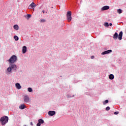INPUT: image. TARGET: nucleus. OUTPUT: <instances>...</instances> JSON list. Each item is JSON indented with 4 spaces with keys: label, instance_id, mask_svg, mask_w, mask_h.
Here are the masks:
<instances>
[{
    "label": "nucleus",
    "instance_id": "1",
    "mask_svg": "<svg viewBox=\"0 0 126 126\" xmlns=\"http://www.w3.org/2000/svg\"><path fill=\"white\" fill-rule=\"evenodd\" d=\"M0 122L2 126H4L5 124L8 123V117L7 116H3L0 119Z\"/></svg>",
    "mask_w": 126,
    "mask_h": 126
},
{
    "label": "nucleus",
    "instance_id": "2",
    "mask_svg": "<svg viewBox=\"0 0 126 126\" xmlns=\"http://www.w3.org/2000/svg\"><path fill=\"white\" fill-rule=\"evenodd\" d=\"M118 36L119 40H122L123 38V32H121L119 34V35H118V32H115L113 35V39H114V40H117V39H118Z\"/></svg>",
    "mask_w": 126,
    "mask_h": 126
},
{
    "label": "nucleus",
    "instance_id": "3",
    "mask_svg": "<svg viewBox=\"0 0 126 126\" xmlns=\"http://www.w3.org/2000/svg\"><path fill=\"white\" fill-rule=\"evenodd\" d=\"M16 61H17V57L15 55H13L8 60V62H9V63H14Z\"/></svg>",
    "mask_w": 126,
    "mask_h": 126
},
{
    "label": "nucleus",
    "instance_id": "4",
    "mask_svg": "<svg viewBox=\"0 0 126 126\" xmlns=\"http://www.w3.org/2000/svg\"><path fill=\"white\" fill-rule=\"evenodd\" d=\"M66 17L68 22H70V21H71V19H72V18L71 17V11L67 12Z\"/></svg>",
    "mask_w": 126,
    "mask_h": 126
},
{
    "label": "nucleus",
    "instance_id": "5",
    "mask_svg": "<svg viewBox=\"0 0 126 126\" xmlns=\"http://www.w3.org/2000/svg\"><path fill=\"white\" fill-rule=\"evenodd\" d=\"M9 66L11 67L12 69H13V70H17V66H16V65L14 64H11L9 65Z\"/></svg>",
    "mask_w": 126,
    "mask_h": 126
},
{
    "label": "nucleus",
    "instance_id": "6",
    "mask_svg": "<svg viewBox=\"0 0 126 126\" xmlns=\"http://www.w3.org/2000/svg\"><path fill=\"white\" fill-rule=\"evenodd\" d=\"M48 114L49 116H51V117L56 115V111H50L48 112Z\"/></svg>",
    "mask_w": 126,
    "mask_h": 126
},
{
    "label": "nucleus",
    "instance_id": "7",
    "mask_svg": "<svg viewBox=\"0 0 126 126\" xmlns=\"http://www.w3.org/2000/svg\"><path fill=\"white\" fill-rule=\"evenodd\" d=\"M44 122L42 119H39L38 120V123L37 124V126H41V124H44Z\"/></svg>",
    "mask_w": 126,
    "mask_h": 126
},
{
    "label": "nucleus",
    "instance_id": "8",
    "mask_svg": "<svg viewBox=\"0 0 126 126\" xmlns=\"http://www.w3.org/2000/svg\"><path fill=\"white\" fill-rule=\"evenodd\" d=\"M110 53H112V50H109L106 51H104L101 53V55H107V54H110Z\"/></svg>",
    "mask_w": 126,
    "mask_h": 126
},
{
    "label": "nucleus",
    "instance_id": "9",
    "mask_svg": "<svg viewBox=\"0 0 126 126\" xmlns=\"http://www.w3.org/2000/svg\"><path fill=\"white\" fill-rule=\"evenodd\" d=\"M29 97L28 96V95H26L24 97V101L26 103H28V102H29Z\"/></svg>",
    "mask_w": 126,
    "mask_h": 126
},
{
    "label": "nucleus",
    "instance_id": "10",
    "mask_svg": "<svg viewBox=\"0 0 126 126\" xmlns=\"http://www.w3.org/2000/svg\"><path fill=\"white\" fill-rule=\"evenodd\" d=\"M35 6H36V4H35V3H34L33 2H32L30 5L29 6V9H31V7L32 8H33V7H35Z\"/></svg>",
    "mask_w": 126,
    "mask_h": 126
},
{
    "label": "nucleus",
    "instance_id": "11",
    "mask_svg": "<svg viewBox=\"0 0 126 126\" xmlns=\"http://www.w3.org/2000/svg\"><path fill=\"white\" fill-rule=\"evenodd\" d=\"M26 52H27V47L24 46L23 47V48H22V53L23 54H25Z\"/></svg>",
    "mask_w": 126,
    "mask_h": 126
},
{
    "label": "nucleus",
    "instance_id": "12",
    "mask_svg": "<svg viewBox=\"0 0 126 126\" xmlns=\"http://www.w3.org/2000/svg\"><path fill=\"white\" fill-rule=\"evenodd\" d=\"M110 8L109 6H104L101 8V10H107Z\"/></svg>",
    "mask_w": 126,
    "mask_h": 126
},
{
    "label": "nucleus",
    "instance_id": "13",
    "mask_svg": "<svg viewBox=\"0 0 126 126\" xmlns=\"http://www.w3.org/2000/svg\"><path fill=\"white\" fill-rule=\"evenodd\" d=\"M15 86H16L17 89H21V86H20V83H16L15 84Z\"/></svg>",
    "mask_w": 126,
    "mask_h": 126
},
{
    "label": "nucleus",
    "instance_id": "14",
    "mask_svg": "<svg viewBox=\"0 0 126 126\" xmlns=\"http://www.w3.org/2000/svg\"><path fill=\"white\" fill-rule=\"evenodd\" d=\"M109 78L111 80H113V79H114V78H115V76L113 74H110L109 75Z\"/></svg>",
    "mask_w": 126,
    "mask_h": 126
},
{
    "label": "nucleus",
    "instance_id": "15",
    "mask_svg": "<svg viewBox=\"0 0 126 126\" xmlns=\"http://www.w3.org/2000/svg\"><path fill=\"white\" fill-rule=\"evenodd\" d=\"M19 109H20L21 110H23L24 109H25V105L24 104H22L19 106Z\"/></svg>",
    "mask_w": 126,
    "mask_h": 126
},
{
    "label": "nucleus",
    "instance_id": "16",
    "mask_svg": "<svg viewBox=\"0 0 126 126\" xmlns=\"http://www.w3.org/2000/svg\"><path fill=\"white\" fill-rule=\"evenodd\" d=\"M14 29L15 30H18V29H19V27H18V25H14Z\"/></svg>",
    "mask_w": 126,
    "mask_h": 126
},
{
    "label": "nucleus",
    "instance_id": "17",
    "mask_svg": "<svg viewBox=\"0 0 126 126\" xmlns=\"http://www.w3.org/2000/svg\"><path fill=\"white\" fill-rule=\"evenodd\" d=\"M14 39L15 40V41H18V36H17V35L14 36Z\"/></svg>",
    "mask_w": 126,
    "mask_h": 126
},
{
    "label": "nucleus",
    "instance_id": "18",
    "mask_svg": "<svg viewBox=\"0 0 126 126\" xmlns=\"http://www.w3.org/2000/svg\"><path fill=\"white\" fill-rule=\"evenodd\" d=\"M12 70V69L11 68V67H10V66L7 68V71H8V72H11Z\"/></svg>",
    "mask_w": 126,
    "mask_h": 126
},
{
    "label": "nucleus",
    "instance_id": "19",
    "mask_svg": "<svg viewBox=\"0 0 126 126\" xmlns=\"http://www.w3.org/2000/svg\"><path fill=\"white\" fill-rule=\"evenodd\" d=\"M28 91H29V92H32V91H33V90H32V88H28Z\"/></svg>",
    "mask_w": 126,
    "mask_h": 126
},
{
    "label": "nucleus",
    "instance_id": "20",
    "mask_svg": "<svg viewBox=\"0 0 126 126\" xmlns=\"http://www.w3.org/2000/svg\"><path fill=\"white\" fill-rule=\"evenodd\" d=\"M117 12H118V13H119V14H121V13H122V9H118Z\"/></svg>",
    "mask_w": 126,
    "mask_h": 126
},
{
    "label": "nucleus",
    "instance_id": "21",
    "mask_svg": "<svg viewBox=\"0 0 126 126\" xmlns=\"http://www.w3.org/2000/svg\"><path fill=\"white\" fill-rule=\"evenodd\" d=\"M109 103V100L108 99L105 100V101L103 102V105H105V104H108Z\"/></svg>",
    "mask_w": 126,
    "mask_h": 126
},
{
    "label": "nucleus",
    "instance_id": "22",
    "mask_svg": "<svg viewBox=\"0 0 126 126\" xmlns=\"http://www.w3.org/2000/svg\"><path fill=\"white\" fill-rule=\"evenodd\" d=\"M106 111H110V107L107 106L106 109H105Z\"/></svg>",
    "mask_w": 126,
    "mask_h": 126
},
{
    "label": "nucleus",
    "instance_id": "23",
    "mask_svg": "<svg viewBox=\"0 0 126 126\" xmlns=\"http://www.w3.org/2000/svg\"><path fill=\"white\" fill-rule=\"evenodd\" d=\"M105 26H107V27H109V23H105L104 24Z\"/></svg>",
    "mask_w": 126,
    "mask_h": 126
},
{
    "label": "nucleus",
    "instance_id": "24",
    "mask_svg": "<svg viewBox=\"0 0 126 126\" xmlns=\"http://www.w3.org/2000/svg\"><path fill=\"white\" fill-rule=\"evenodd\" d=\"M31 17V14H28L27 15V18H30Z\"/></svg>",
    "mask_w": 126,
    "mask_h": 126
},
{
    "label": "nucleus",
    "instance_id": "25",
    "mask_svg": "<svg viewBox=\"0 0 126 126\" xmlns=\"http://www.w3.org/2000/svg\"><path fill=\"white\" fill-rule=\"evenodd\" d=\"M41 22H46V20L42 19V20H41Z\"/></svg>",
    "mask_w": 126,
    "mask_h": 126
},
{
    "label": "nucleus",
    "instance_id": "26",
    "mask_svg": "<svg viewBox=\"0 0 126 126\" xmlns=\"http://www.w3.org/2000/svg\"><path fill=\"white\" fill-rule=\"evenodd\" d=\"M114 115H119V112H118V111L115 112Z\"/></svg>",
    "mask_w": 126,
    "mask_h": 126
},
{
    "label": "nucleus",
    "instance_id": "27",
    "mask_svg": "<svg viewBox=\"0 0 126 126\" xmlns=\"http://www.w3.org/2000/svg\"><path fill=\"white\" fill-rule=\"evenodd\" d=\"M94 58H95V57H94V56H92L91 57V59L93 60V59H94Z\"/></svg>",
    "mask_w": 126,
    "mask_h": 126
},
{
    "label": "nucleus",
    "instance_id": "28",
    "mask_svg": "<svg viewBox=\"0 0 126 126\" xmlns=\"http://www.w3.org/2000/svg\"><path fill=\"white\" fill-rule=\"evenodd\" d=\"M112 23L109 24V26H112Z\"/></svg>",
    "mask_w": 126,
    "mask_h": 126
},
{
    "label": "nucleus",
    "instance_id": "29",
    "mask_svg": "<svg viewBox=\"0 0 126 126\" xmlns=\"http://www.w3.org/2000/svg\"><path fill=\"white\" fill-rule=\"evenodd\" d=\"M30 124H31V126H33V123L32 122H31Z\"/></svg>",
    "mask_w": 126,
    "mask_h": 126
},
{
    "label": "nucleus",
    "instance_id": "30",
    "mask_svg": "<svg viewBox=\"0 0 126 126\" xmlns=\"http://www.w3.org/2000/svg\"><path fill=\"white\" fill-rule=\"evenodd\" d=\"M43 13H45V10L42 11Z\"/></svg>",
    "mask_w": 126,
    "mask_h": 126
},
{
    "label": "nucleus",
    "instance_id": "31",
    "mask_svg": "<svg viewBox=\"0 0 126 126\" xmlns=\"http://www.w3.org/2000/svg\"><path fill=\"white\" fill-rule=\"evenodd\" d=\"M33 10H34V8H33Z\"/></svg>",
    "mask_w": 126,
    "mask_h": 126
},
{
    "label": "nucleus",
    "instance_id": "32",
    "mask_svg": "<svg viewBox=\"0 0 126 126\" xmlns=\"http://www.w3.org/2000/svg\"><path fill=\"white\" fill-rule=\"evenodd\" d=\"M24 126H27L26 125H25Z\"/></svg>",
    "mask_w": 126,
    "mask_h": 126
}]
</instances>
